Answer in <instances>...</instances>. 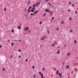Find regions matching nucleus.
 <instances>
[{
    "mask_svg": "<svg viewBox=\"0 0 78 78\" xmlns=\"http://www.w3.org/2000/svg\"><path fill=\"white\" fill-rule=\"evenodd\" d=\"M40 3L41 2H38L35 5V6H37L40 5Z\"/></svg>",
    "mask_w": 78,
    "mask_h": 78,
    "instance_id": "1",
    "label": "nucleus"
},
{
    "mask_svg": "<svg viewBox=\"0 0 78 78\" xmlns=\"http://www.w3.org/2000/svg\"><path fill=\"white\" fill-rule=\"evenodd\" d=\"M28 30H29V27H25V28L24 30H25V31H27Z\"/></svg>",
    "mask_w": 78,
    "mask_h": 78,
    "instance_id": "2",
    "label": "nucleus"
},
{
    "mask_svg": "<svg viewBox=\"0 0 78 78\" xmlns=\"http://www.w3.org/2000/svg\"><path fill=\"white\" fill-rule=\"evenodd\" d=\"M34 6H36L35 5H33V8L32 9H33V10H34H34H35V7Z\"/></svg>",
    "mask_w": 78,
    "mask_h": 78,
    "instance_id": "3",
    "label": "nucleus"
},
{
    "mask_svg": "<svg viewBox=\"0 0 78 78\" xmlns=\"http://www.w3.org/2000/svg\"><path fill=\"white\" fill-rule=\"evenodd\" d=\"M21 24H20V27H18V28L19 30H20V28H21Z\"/></svg>",
    "mask_w": 78,
    "mask_h": 78,
    "instance_id": "4",
    "label": "nucleus"
},
{
    "mask_svg": "<svg viewBox=\"0 0 78 78\" xmlns=\"http://www.w3.org/2000/svg\"><path fill=\"white\" fill-rule=\"evenodd\" d=\"M37 12H38V11L37 10L34 12V14H37Z\"/></svg>",
    "mask_w": 78,
    "mask_h": 78,
    "instance_id": "5",
    "label": "nucleus"
},
{
    "mask_svg": "<svg viewBox=\"0 0 78 78\" xmlns=\"http://www.w3.org/2000/svg\"><path fill=\"white\" fill-rule=\"evenodd\" d=\"M49 11H50V10L48 9H46V12H49Z\"/></svg>",
    "mask_w": 78,
    "mask_h": 78,
    "instance_id": "6",
    "label": "nucleus"
},
{
    "mask_svg": "<svg viewBox=\"0 0 78 78\" xmlns=\"http://www.w3.org/2000/svg\"><path fill=\"white\" fill-rule=\"evenodd\" d=\"M30 9H30V8H29V9H28V12H30Z\"/></svg>",
    "mask_w": 78,
    "mask_h": 78,
    "instance_id": "7",
    "label": "nucleus"
},
{
    "mask_svg": "<svg viewBox=\"0 0 78 78\" xmlns=\"http://www.w3.org/2000/svg\"><path fill=\"white\" fill-rule=\"evenodd\" d=\"M30 11L31 12H34V10H33V9H32Z\"/></svg>",
    "mask_w": 78,
    "mask_h": 78,
    "instance_id": "8",
    "label": "nucleus"
},
{
    "mask_svg": "<svg viewBox=\"0 0 78 78\" xmlns=\"http://www.w3.org/2000/svg\"><path fill=\"white\" fill-rule=\"evenodd\" d=\"M66 69H69V65H68L66 66Z\"/></svg>",
    "mask_w": 78,
    "mask_h": 78,
    "instance_id": "9",
    "label": "nucleus"
},
{
    "mask_svg": "<svg viewBox=\"0 0 78 78\" xmlns=\"http://www.w3.org/2000/svg\"><path fill=\"white\" fill-rule=\"evenodd\" d=\"M50 12L51 14H53V12H52L51 11H49V13H50Z\"/></svg>",
    "mask_w": 78,
    "mask_h": 78,
    "instance_id": "10",
    "label": "nucleus"
},
{
    "mask_svg": "<svg viewBox=\"0 0 78 78\" xmlns=\"http://www.w3.org/2000/svg\"><path fill=\"white\" fill-rule=\"evenodd\" d=\"M57 74H59V72H58V70H57L56 71Z\"/></svg>",
    "mask_w": 78,
    "mask_h": 78,
    "instance_id": "11",
    "label": "nucleus"
},
{
    "mask_svg": "<svg viewBox=\"0 0 78 78\" xmlns=\"http://www.w3.org/2000/svg\"><path fill=\"white\" fill-rule=\"evenodd\" d=\"M30 1H28V3L27 4V5H30Z\"/></svg>",
    "mask_w": 78,
    "mask_h": 78,
    "instance_id": "12",
    "label": "nucleus"
},
{
    "mask_svg": "<svg viewBox=\"0 0 78 78\" xmlns=\"http://www.w3.org/2000/svg\"><path fill=\"white\" fill-rule=\"evenodd\" d=\"M59 51H60L59 50V51H58V52H57V54H59Z\"/></svg>",
    "mask_w": 78,
    "mask_h": 78,
    "instance_id": "13",
    "label": "nucleus"
},
{
    "mask_svg": "<svg viewBox=\"0 0 78 78\" xmlns=\"http://www.w3.org/2000/svg\"><path fill=\"white\" fill-rule=\"evenodd\" d=\"M69 55H70V53H69H69H68V54L67 55V56H69Z\"/></svg>",
    "mask_w": 78,
    "mask_h": 78,
    "instance_id": "14",
    "label": "nucleus"
},
{
    "mask_svg": "<svg viewBox=\"0 0 78 78\" xmlns=\"http://www.w3.org/2000/svg\"><path fill=\"white\" fill-rule=\"evenodd\" d=\"M3 71H5V68H3Z\"/></svg>",
    "mask_w": 78,
    "mask_h": 78,
    "instance_id": "15",
    "label": "nucleus"
},
{
    "mask_svg": "<svg viewBox=\"0 0 78 78\" xmlns=\"http://www.w3.org/2000/svg\"><path fill=\"white\" fill-rule=\"evenodd\" d=\"M39 73L40 75H41L42 74V73L41 72H39Z\"/></svg>",
    "mask_w": 78,
    "mask_h": 78,
    "instance_id": "16",
    "label": "nucleus"
},
{
    "mask_svg": "<svg viewBox=\"0 0 78 78\" xmlns=\"http://www.w3.org/2000/svg\"><path fill=\"white\" fill-rule=\"evenodd\" d=\"M48 4H49V5H50V6H51V3H49V2H48Z\"/></svg>",
    "mask_w": 78,
    "mask_h": 78,
    "instance_id": "17",
    "label": "nucleus"
},
{
    "mask_svg": "<svg viewBox=\"0 0 78 78\" xmlns=\"http://www.w3.org/2000/svg\"><path fill=\"white\" fill-rule=\"evenodd\" d=\"M11 45H14V44L13 43H12L11 44Z\"/></svg>",
    "mask_w": 78,
    "mask_h": 78,
    "instance_id": "18",
    "label": "nucleus"
},
{
    "mask_svg": "<svg viewBox=\"0 0 78 78\" xmlns=\"http://www.w3.org/2000/svg\"><path fill=\"white\" fill-rule=\"evenodd\" d=\"M18 51H19V52H20V51H21V50L20 49H19Z\"/></svg>",
    "mask_w": 78,
    "mask_h": 78,
    "instance_id": "19",
    "label": "nucleus"
},
{
    "mask_svg": "<svg viewBox=\"0 0 78 78\" xmlns=\"http://www.w3.org/2000/svg\"><path fill=\"white\" fill-rule=\"evenodd\" d=\"M74 42H75V44L76 43V40H74Z\"/></svg>",
    "mask_w": 78,
    "mask_h": 78,
    "instance_id": "20",
    "label": "nucleus"
},
{
    "mask_svg": "<svg viewBox=\"0 0 78 78\" xmlns=\"http://www.w3.org/2000/svg\"><path fill=\"white\" fill-rule=\"evenodd\" d=\"M60 76V77H63V76H62V74H61Z\"/></svg>",
    "mask_w": 78,
    "mask_h": 78,
    "instance_id": "21",
    "label": "nucleus"
},
{
    "mask_svg": "<svg viewBox=\"0 0 78 78\" xmlns=\"http://www.w3.org/2000/svg\"><path fill=\"white\" fill-rule=\"evenodd\" d=\"M75 12L76 13V14H77V13H78V12L77 11H75Z\"/></svg>",
    "mask_w": 78,
    "mask_h": 78,
    "instance_id": "22",
    "label": "nucleus"
},
{
    "mask_svg": "<svg viewBox=\"0 0 78 78\" xmlns=\"http://www.w3.org/2000/svg\"><path fill=\"white\" fill-rule=\"evenodd\" d=\"M61 75V73H59V76L58 78H59V76H60V75Z\"/></svg>",
    "mask_w": 78,
    "mask_h": 78,
    "instance_id": "23",
    "label": "nucleus"
},
{
    "mask_svg": "<svg viewBox=\"0 0 78 78\" xmlns=\"http://www.w3.org/2000/svg\"><path fill=\"white\" fill-rule=\"evenodd\" d=\"M31 8H32V6H30L29 7V8H30V9H31Z\"/></svg>",
    "mask_w": 78,
    "mask_h": 78,
    "instance_id": "24",
    "label": "nucleus"
},
{
    "mask_svg": "<svg viewBox=\"0 0 78 78\" xmlns=\"http://www.w3.org/2000/svg\"><path fill=\"white\" fill-rule=\"evenodd\" d=\"M41 77H42V76H43V74H41Z\"/></svg>",
    "mask_w": 78,
    "mask_h": 78,
    "instance_id": "25",
    "label": "nucleus"
},
{
    "mask_svg": "<svg viewBox=\"0 0 78 78\" xmlns=\"http://www.w3.org/2000/svg\"><path fill=\"white\" fill-rule=\"evenodd\" d=\"M71 4H72V2H69V4H70V5Z\"/></svg>",
    "mask_w": 78,
    "mask_h": 78,
    "instance_id": "26",
    "label": "nucleus"
},
{
    "mask_svg": "<svg viewBox=\"0 0 78 78\" xmlns=\"http://www.w3.org/2000/svg\"><path fill=\"white\" fill-rule=\"evenodd\" d=\"M32 68L33 69H34V66H33Z\"/></svg>",
    "mask_w": 78,
    "mask_h": 78,
    "instance_id": "27",
    "label": "nucleus"
},
{
    "mask_svg": "<svg viewBox=\"0 0 78 78\" xmlns=\"http://www.w3.org/2000/svg\"><path fill=\"white\" fill-rule=\"evenodd\" d=\"M41 23H42V22H40V23H39L40 25H41Z\"/></svg>",
    "mask_w": 78,
    "mask_h": 78,
    "instance_id": "28",
    "label": "nucleus"
},
{
    "mask_svg": "<svg viewBox=\"0 0 78 78\" xmlns=\"http://www.w3.org/2000/svg\"><path fill=\"white\" fill-rule=\"evenodd\" d=\"M27 60H28V59L27 58H26V62H27Z\"/></svg>",
    "mask_w": 78,
    "mask_h": 78,
    "instance_id": "29",
    "label": "nucleus"
},
{
    "mask_svg": "<svg viewBox=\"0 0 78 78\" xmlns=\"http://www.w3.org/2000/svg\"><path fill=\"white\" fill-rule=\"evenodd\" d=\"M34 13H31L30 15H34Z\"/></svg>",
    "mask_w": 78,
    "mask_h": 78,
    "instance_id": "30",
    "label": "nucleus"
},
{
    "mask_svg": "<svg viewBox=\"0 0 78 78\" xmlns=\"http://www.w3.org/2000/svg\"><path fill=\"white\" fill-rule=\"evenodd\" d=\"M13 32H14V30L12 29V33H13Z\"/></svg>",
    "mask_w": 78,
    "mask_h": 78,
    "instance_id": "31",
    "label": "nucleus"
},
{
    "mask_svg": "<svg viewBox=\"0 0 78 78\" xmlns=\"http://www.w3.org/2000/svg\"><path fill=\"white\" fill-rule=\"evenodd\" d=\"M20 57H21V55H19V58H20Z\"/></svg>",
    "mask_w": 78,
    "mask_h": 78,
    "instance_id": "32",
    "label": "nucleus"
},
{
    "mask_svg": "<svg viewBox=\"0 0 78 78\" xmlns=\"http://www.w3.org/2000/svg\"><path fill=\"white\" fill-rule=\"evenodd\" d=\"M36 77V74H34V77L35 78Z\"/></svg>",
    "mask_w": 78,
    "mask_h": 78,
    "instance_id": "33",
    "label": "nucleus"
},
{
    "mask_svg": "<svg viewBox=\"0 0 78 78\" xmlns=\"http://www.w3.org/2000/svg\"><path fill=\"white\" fill-rule=\"evenodd\" d=\"M58 29H59V27H58L56 29V30H57V31L58 30Z\"/></svg>",
    "mask_w": 78,
    "mask_h": 78,
    "instance_id": "34",
    "label": "nucleus"
},
{
    "mask_svg": "<svg viewBox=\"0 0 78 78\" xmlns=\"http://www.w3.org/2000/svg\"><path fill=\"white\" fill-rule=\"evenodd\" d=\"M48 0H45L46 2H48Z\"/></svg>",
    "mask_w": 78,
    "mask_h": 78,
    "instance_id": "35",
    "label": "nucleus"
},
{
    "mask_svg": "<svg viewBox=\"0 0 78 78\" xmlns=\"http://www.w3.org/2000/svg\"><path fill=\"white\" fill-rule=\"evenodd\" d=\"M71 11V10H68V11H69V12H70V11Z\"/></svg>",
    "mask_w": 78,
    "mask_h": 78,
    "instance_id": "36",
    "label": "nucleus"
},
{
    "mask_svg": "<svg viewBox=\"0 0 78 78\" xmlns=\"http://www.w3.org/2000/svg\"><path fill=\"white\" fill-rule=\"evenodd\" d=\"M45 15H46V13H45V14L43 15V16H45Z\"/></svg>",
    "mask_w": 78,
    "mask_h": 78,
    "instance_id": "37",
    "label": "nucleus"
},
{
    "mask_svg": "<svg viewBox=\"0 0 78 78\" xmlns=\"http://www.w3.org/2000/svg\"><path fill=\"white\" fill-rule=\"evenodd\" d=\"M72 31H73V30H70V32H72Z\"/></svg>",
    "mask_w": 78,
    "mask_h": 78,
    "instance_id": "38",
    "label": "nucleus"
},
{
    "mask_svg": "<svg viewBox=\"0 0 78 78\" xmlns=\"http://www.w3.org/2000/svg\"><path fill=\"white\" fill-rule=\"evenodd\" d=\"M55 44L54 43L53 44H52V46H54L55 45Z\"/></svg>",
    "mask_w": 78,
    "mask_h": 78,
    "instance_id": "39",
    "label": "nucleus"
},
{
    "mask_svg": "<svg viewBox=\"0 0 78 78\" xmlns=\"http://www.w3.org/2000/svg\"><path fill=\"white\" fill-rule=\"evenodd\" d=\"M61 23H64V21H62L61 22Z\"/></svg>",
    "mask_w": 78,
    "mask_h": 78,
    "instance_id": "40",
    "label": "nucleus"
},
{
    "mask_svg": "<svg viewBox=\"0 0 78 78\" xmlns=\"http://www.w3.org/2000/svg\"><path fill=\"white\" fill-rule=\"evenodd\" d=\"M13 41H16V42L18 41L17 40H13Z\"/></svg>",
    "mask_w": 78,
    "mask_h": 78,
    "instance_id": "41",
    "label": "nucleus"
},
{
    "mask_svg": "<svg viewBox=\"0 0 78 78\" xmlns=\"http://www.w3.org/2000/svg\"><path fill=\"white\" fill-rule=\"evenodd\" d=\"M72 6H75V5L74 4H72Z\"/></svg>",
    "mask_w": 78,
    "mask_h": 78,
    "instance_id": "42",
    "label": "nucleus"
},
{
    "mask_svg": "<svg viewBox=\"0 0 78 78\" xmlns=\"http://www.w3.org/2000/svg\"><path fill=\"white\" fill-rule=\"evenodd\" d=\"M2 45H0V48H2Z\"/></svg>",
    "mask_w": 78,
    "mask_h": 78,
    "instance_id": "43",
    "label": "nucleus"
},
{
    "mask_svg": "<svg viewBox=\"0 0 78 78\" xmlns=\"http://www.w3.org/2000/svg\"><path fill=\"white\" fill-rule=\"evenodd\" d=\"M43 70H45V68H43Z\"/></svg>",
    "mask_w": 78,
    "mask_h": 78,
    "instance_id": "44",
    "label": "nucleus"
},
{
    "mask_svg": "<svg viewBox=\"0 0 78 78\" xmlns=\"http://www.w3.org/2000/svg\"><path fill=\"white\" fill-rule=\"evenodd\" d=\"M53 19H54V17H53L52 18V20H53Z\"/></svg>",
    "mask_w": 78,
    "mask_h": 78,
    "instance_id": "45",
    "label": "nucleus"
},
{
    "mask_svg": "<svg viewBox=\"0 0 78 78\" xmlns=\"http://www.w3.org/2000/svg\"><path fill=\"white\" fill-rule=\"evenodd\" d=\"M6 8H4V11H6Z\"/></svg>",
    "mask_w": 78,
    "mask_h": 78,
    "instance_id": "46",
    "label": "nucleus"
},
{
    "mask_svg": "<svg viewBox=\"0 0 78 78\" xmlns=\"http://www.w3.org/2000/svg\"><path fill=\"white\" fill-rule=\"evenodd\" d=\"M56 41H55V42H54V44H56Z\"/></svg>",
    "mask_w": 78,
    "mask_h": 78,
    "instance_id": "47",
    "label": "nucleus"
},
{
    "mask_svg": "<svg viewBox=\"0 0 78 78\" xmlns=\"http://www.w3.org/2000/svg\"><path fill=\"white\" fill-rule=\"evenodd\" d=\"M72 18H69V19H70V20H72Z\"/></svg>",
    "mask_w": 78,
    "mask_h": 78,
    "instance_id": "48",
    "label": "nucleus"
},
{
    "mask_svg": "<svg viewBox=\"0 0 78 78\" xmlns=\"http://www.w3.org/2000/svg\"><path fill=\"white\" fill-rule=\"evenodd\" d=\"M53 6H54V5H52L51 6L52 8H53Z\"/></svg>",
    "mask_w": 78,
    "mask_h": 78,
    "instance_id": "49",
    "label": "nucleus"
},
{
    "mask_svg": "<svg viewBox=\"0 0 78 78\" xmlns=\"http://www.w3.org/2000/svg\"><path fill=\"white\" fill-rule=\"evenodd\" d=\"M41 40H44V38H42L41 39Z\"/></svg>",
    "mask_w": 78,
    "mask_h": 78,
    "instance_id": "50",
    "label": "nucleus"
},
{
    "mask_svg": "<svg viewBox=\"0 0 78 78\" xmlns=\"http://www.w3.org/2000/svg\"><path fill=\"white\" fill-rule=\"evenodd\" d=\"M25 11H26V10H27V9H24V10Z\"/></svg>",
    "mask_w": 78,
    "mask_h": 78,
    "instance_id": "51",
    "label": "nucleus"
},
{
    "mask_svg": "<svg viewBox=\"0 0 78 78\" xmlns=\"http://www.w3.org/2000/svg\"><path fill=\"white\" fill-rule=\"evenodd\" d=\"M8 41L9 42H10V41H9V40H8Z\"/></svg>",
    "mask_w": 78,
    "mask_h": 78,
    "instance_id": "52",
    "label": "nucleus"
},
{
    "mask_svg": "<svg viewBox=\"0 0 78 78\" xmlns=\"http://www.w3.org/2000/svg\"><path fill=\"white\" fill-rule=\"evenodd\" d=\"M11 58H12V55L11 56Z\"/></svg>",
    "mask_w": 78,
    "mask_h": 78,
    "instance_id": "53",
    "label": "nucleus"
},
{
    "mask_svg": "<svg viewBox=\"0 0 78 78\" xmlns=\"http://www.w3.org/2000/svg\"><path fill=\"white\" fill-rule=\"evenodd\" d=\"M19 42H20V41H20V40H19Z\"/></svg>",
    "mask_w": 78,
    "mask_h": 78,
    "instance_id": "54",
    "label": "nucleus"
},
{
    "mask_svg": "<svg viewBox=\"0 0 78 78\" xmlns=\"http://www.w3.org/2000/svg\"><path fill=\"white\" fill-rule=\"evenodd\" d=\"M65 47H66V44L65 45Z\"/></svg>",
    "mask_w": 78,
    "mask_h": 78,
    "instance_id": "55",
    "label": "nucleus"
},
{
    "mask_svg": "<svg viewBox=\"0 0 78 78\" xmlns=\"http://www.w3.org/2000/svg\"><path fill=\"white\" fill-rule=\"evenodd\" d=\"M30 31H29V33H30Z\"/></svg>",
    "mask_w": 78,
    "mask_h": 78,
    "instance_id": "56",
    "label": "nucleus"
},
{
    "mask_svg": "<svg viewBox=\"0 0 78 78\" xmlns=\"http://www.w3.org/2000/svg\"><path fill=\"white\" fill-rule=\"evenodd\" d=\"M48 32H49V30H48Z\"/></svg>",
    "mask_w": 78,
    "mask_h": 78,
    "instance_id": "57",
    "label": "nucleus"
},
{
    "mask_svg": "<svg viewBox=\"0 0 78 78\" xmlns=\"http://www.w3.org/2000/svg\"><path fill=\"white\" fill-rule=\"evenodd\" d=\"M48 34H49V32H48Z\"/></svg>",
    "mask_w": 78,
    "mask_h": 78,
    "instance_id": "58",
    "label": "nucleus"
},
{
    "mask_svg": "<svg viewBox=\"0 0 78 78\" xmlns=\"http://www.w3.org/2000/svg\"><path fill=\"white\" fill-rule=\"evenodd\" d=\"M41 78H44L42 77H41Z\"/></svg>",
    "mask_w": 78,
    "mask_h": 78,
    "instance_id": "59",
    "label": "nucleus"
},
{
    "mask_svg": "<svg viewBox=\"0 0 78 78\" xmlns=\"http://www.w3.org/2000/svg\"><path fill=\"white\" fill-rule=\"evenodd\" d=\"M41 47H42V45L41 46Z\"/></svg>",
    "mask_w": 78,
    "mask_h": 78,
    "instance_id": "60",
    "label": "nucleus"
},
{
    "mask_svg": "<svg viewBox=\"0 0 78 78\" xmlns=\"http://www.w3.org/2000/svg\"><path fill=\"white\" fill-rule=\"evenodd\" d=\"M60 78H61V77H60Z\"/></svg>",
    "mask_w": 78,
    "mask_h": 78,
    "instance_id": "61",
    "label": "nucleus"
}]
</instances>
